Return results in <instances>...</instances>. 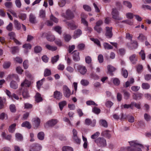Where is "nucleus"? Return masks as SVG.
Wrapping results in <instances>:
<instances>
[{"label":"nucleus","mask_w":151,"mask_h":151,"mask_svg":"<svg viewBox=\"0 0 151 151\" xmlns=\"http://www.w3.org/2000/svg\"><path fill=\"white\" fill-rule=\"evenodd\" d=\"M130 147H129V150L132 151H142L141 149L143 148L142 145L135 143V142H129Z\"/></svg>","instance_id":"f257e3e1"},{"label":"nucleus","mask_w":151,"mask_h":151,"mask_svg":"<svg viewBox=\"0 0 151 151\" xmlns=\"http://www.w3.org/2000/svg\"><path fill=\"white\" fill-rule=\"evenodd\" d=\"M42 148V145L38 143H35L31 145L29 147V151H40Z\"/></svg>","instance_id":"f03ea898"},{"label":"nucleus","mask_w":151,"mask_h":151,"mask_svg":"<svg viewBox=\"0 0 151 151\" xmlns=\"http://www.w3.org/2000/svg\"><path fill=\"white\" fill-rule=\"evenodd\" d=\"M112 27H106V31L105 34L106 36L108 38H111L113 36L112 32Z\"/></svg>","instance_id":"7ed1b4c3"},{"label":"nucleus","mask_w":151,"mask_h":151,"mask_svg":"<svg viewBox=\"0 0 151 151\" xmlns=\"http://www.w3.org/2000/svg\"><path fill=\"white\" fill-rule=\"evenodd\" d=\"M111 14L112 18L115 19L120 20L122 19V17L119 16L118 12L115 9H112Z\"/></svg>","instance_id":"20e7f679"},{"label":"nucleus","mask_w":151,"mask_h":151,"mask_svg":"<svg viewBox=\"0 0 151 151\" xmlns=\"http://www.w3.org/2000/svg\"><path fill=\"white\" fill-rule=\"evenodd\" d=\"M63 90L65 97H69L71 95V91L66 86H64L63 87Z\"/></svg>","instance_id":"39448f33"},{"label":"nucleus","mask_w":151,"mask_h":151,"mask_svg":"<svg viewBox=\"0 0 151 151\" xmlns=\"http://www.w3.org/2000/svg\"><path fill=\"white\" fill-rule=\"evenodd\" d=\"M127 46L131 49H134L136 48L138 46L137 42L135 40H132L130 43H128L127 44Z\"/></svg>","instance_id":"423d86ee"},{"label":"nucleus","mask_w":151,"mask_h":151,"mask_svg":"<svg viewBox=\"0 0 151 151\" xmlns=\"http://www.w3.org/2000/svg\"><path fill=\"white\" fill-rule=\"evenodd\" d=\"M78 69L79 72L82 75H85L87 71L86 67L82 65H78Z\"/></svg>","instance_id":"0eeeda50"},{"label":"nucleus","mask_w":151,"mask_h":151,"mask_svg":"<svg viewBox=\"0 0 151 151\" xmlns=\"http://www.w3.org/2000/svg\"><path fill=\"white\" fill-rule=\"evenodd\" d=\"M66 24L68 26V28L73 30L77 28L78 26L73 21L71 22H67Z\"/></svg>","instance_id":"6e6552de"},{"label":"nucleus","mask_w":151,"mask_h":151,"mask_svg":"<svg viewBox=\"0 0 151 151\" xmlns=\"http://www.w3.org/2000/svg\"><path fill=\"white\" fill-rule=\"evenodd\" d=\"M73 13L70 10H67L66 12V15L65 17L68 19H71L74 17Z\"/></svg>","instance_id":"1a4fd4ad"},{"label":"nucleus","mask_w":151,"mask_h":151,"mask_svg":"<svg viewBox=\"0 0 151 151\" xmlns=\"http://www.w3.org/2000/svg\"><path fill=\"white\" fill-rule=\"evenodd\" d=\"M96 124V121L95 120H93L92 121L89 119H86L85 120V124L87 125H91L92 127H94L95 126Z\"/></svg>","instance_id":"9d476101"},{"label":"nucleus","mask_w":151,"mask_h":151,"mask_svg":"<svg viewBox=\"0 0 151 151\" xmlns=\"http://www.w3.org/2000/svg\"><path fill=\"white\" fill-rule=\"evenodd\" d=\"M73 59L75 61H78L80 60L79 56V52L76 50L74 51L73 52Z\"/></svg>","instance_id":"9b49d317"},{"label":"nucleus","mask_w":151,"mask_h":151,"mask_svg":"<svg viewBox=\"0 0 151 151\" xmlns=\"http://www.w3.org/2000/svg\"><path fill=\"white\" fill-rule=\"evenodd\" d=\"M62 94L60 92L56 91L54 92V98L57 100H60L61 99Z\"/></svg>","instance_id":"f8f14e48"},{"label":"nucleus","mask_w":151,"mask_h":151,"mask_svg":"<svg viewBox=\"0 0 151 151\" xmlns=\"http://www.w3.org/2000/svg\"><path fill=\"white\" fill-rule=\"evenodd\" d=\"M129 59L132 64H135L137 60V57L136 54H133L129 56Z\"/></svg>","instance_id":"ddd939ff"},{"label":"nucleus","mask_w":151,"mask_h":151,"mask_svg":"<svg viewBox=\"0 0 151 151\" xmlns=\"http://www.w3.org/2000/svg\"><path fill=\"white\" fill-rule=\"evenodd\" d=\"M107 69L108 73L111 76L114 75L113 72L116 70V68L111 65H109L107 66Z\"/></svg>","instance_id":"4468645a"},{"label":"nucleus","mask_w":151,"mask_h":151,"mask_svg":"<svg viewBox=\"0 0 151 151\" xmlns=\"http://www.w3.org/2000/svg\"><path fill=\"white\" fill-rule=\"evenodd\" d=\"M82 34V32L81 29H78L74 31L73 37L74 38L76 39L79 37Z\"/></svg>","instance_id":"2eb2a0df"},{"label":"nucleus","mask_w":151,"mask_h":151,"mask_svg":"<svg viewBox=\"0 0 151 151\" xmlns=\"http://www.w3.org/2000/svg\"><path fill=\"white\" fill-rule=\"evenodd\" d=\"M29 21L32 24H35L36 22V18L35 15L31 13L29 17Z\"/></svg>","instance_id":"dca6fc26"},{"label":"nucleus","mask_w":151,"mask_h":151,"mask_svg":"<svg viewBox=\"0 0 151 151\" xmlns=\"http://www.w3.org/2000/svg\"><path fill=\"white\" fill-rule=\"evenodd\" d=\"M73 138L75 142H80V139L78 138L77 136V132L75 129H73Z\"/></svg>","instance_id":"f3484780"},{"label":"nucleus","mask_w":151,"mask_h":151,"mask_svg":"<svg viewBox=\"0 0 151 151\" xmlns=\"http://www.w3.org/2000/svg\"><path fill=\"white\" fill-rule=\"evenodd\" d=\"M58 122V121L56 119H52L48 121L47 124L49 126H52L56 124Z\"/></svg>","instance_id":"a211bd4d"},{"label":"nucleus","mask_w":151,"mask_h":151,"mask_svg":"<svg viewBox=\"0 0 151 151\" xmlns=\"http://www.w3.org/2000/svg\"><path fill=\"white\" fill-rule=\"evenodd\" d=\"M2 137L8 141H10L12 138V136L11 135H6V133L4 132H3L1 134Z\"/></svg>","instance_id":"6ab92c4d"},{"label":"nucleus","mask_w":151,"mask_h":151,"mask_svg":"<svg viewBox=\"0 0 151 151\" xmlns=\"http://www.w3.org/2000/svg\"><path fill=\"white\" fill-rule=\"evenodd\" d=\"M35 97V101L37 103L41 101L42 100V99L41 96V94L38 93H36Z\"/></svg>","instance_id":"aec40b11"},{"label":"nucleus","mask_w":151,"mask_h":151,"mask_svg":"<svg viewBox=\"0 0 151 151\" xmlns=\"http://www.w3.org/2000/svg\"><path fill=\"white\" fill-rule=\"evenodd\" d=\"M14 22L16 29L17 30H19L21 28L20 23L18 20L16 19H14Z\"/></svg>","instance_id":"412c9836"},{"label":"nucleus","mask_w":151,"mask_h":151,"mask_svg":"<svg viewBox=\"0 0 151 151\" xmlns=\"http://www.w3.org/2000/svg\"><path fill=\"white\" fill-rule=\"evenodd\" d=\"M31 84V82L30 81L25 79L24 81L21 83V87H23L24 86L25 87H29Z\"/></svg>","instance_id":"4be33fe9"},{"label":"nucleus","mask_w":151,"mask_h":151,"mask_svg":"<svg viewBox=\"0 0 151 151\" xmlns=\"http://www.w3.org/2000/svg\"><path fill=\"white\" fill-rule=\"evenodd\" d=\"M142 94L141 93H134L133 95V98L135 100L140 99L141 98Z\"/></svg>","instance_id":"5701e85b"},{"label":"nucleus","mask_w":151,"mask_h":151,"mask_svg":"<svg viewBox=\"0 0 151 151\" xmlns=\"http://www.w3.org/2000/svg\"><path fill=\"white\" fill-rule=\"evenodd\" d=\"M10 87L14 89H16L18 88V84L15 81H12L10 83Z\"/></svg>","instance_id":"b1692460"},{"label":"nucleus","mask_w":151,"mask_h":151,"mask_svg":"<svg viewBox=\"0 0 151 151\" xmlns=\"http://www.w3.org/2000/svg\"><path fill=\"white\" fill-rule=\"evenodd\" d=\"M47 40L50 42H52L54 41L55 39V36L53 35L50 34H47L46 36Z\"/></svg>","instance_id":"393cba45"},{"label":"nucleus","mask_w":151,"mask_h":151,"mask_svg":"<svg viewBox=\"0 0 151 151\" xmlns=\"http://www.w3.org/2000/svg\"><path fill=\"white\" fill-rule=\"evenodd\" d=\"M33 120L35 123V125L37 128L40 125V119L39 118L36 117L33 118Z\"/></svg>","instance_id":"a878e982"},{"label":"nucleus","mask_w":151,"mask_h":151,"mask_svg":"<svg viewBox=\"0 0 151 151\" xmlns=\"http://www.w3.org/2000/svg\"><path fill=\"white\" fill-rule=\"evenodd\" d=\"M45 47L48 50L52 51L56 50L57 48L56 47L52 46L48 44H46L45 45Z\"/></svg>","instance_id":"bb28decb"},{"label":"nucleus","mask_w":151,"mask_h":151,"mask_svg":"<svg viewBox=\"0 0 151 151\" xmlns=\"http://www.w3.org/2000/svg\"><path fill=\"white\" fill-rule=\"evenodd\" d=\"M16 125V124L14 123L10 126L8 129L9 132H10L13 133L15 130Z\"/></svg>","instance_id":"cd10ccee"},{"label":"nucleus","mask_w":151,"mask_h":151,"mask_svg":"<svg viewBox=\"0 0 151 151\" xmlns=\"http://www.w3.org/2000/svg\"><path fill=\"white\" fill-rule=\"evenodd\" d=\"M99 123L101 125L105 128H107L108 127L107 122L105 120L101 119L100 120Z\"/></svg>","instance_id":"c85d7f7f"},{"label":"nucleus","mask_w":151,"mask_h":151,"mask_svg":"<svg viewBox=\"0 0 151 151\" xmlns=\"http://www.w3.org/2000/svg\"><path fill=\"white\" fill-rule=\"evenodd\" d=\"M19 18L22 21H24L27 18V14L25 13H20L18 15Z\"/></svg>","instance_id":"c756f323"},{"label":"nucleus","mask_w":151,"mask_h":151,"mask_svg":"<svg viewBox=\"0 0 151 151\" xmlns=\"http://www.w3.org/2000/svg\"><path fill=\"white\" fill-rule=\"evenodd\" d=\"M67 104V102L65 101H63L59 103V106L61 111H62L63 107Z\"/></svg>","instance_id":"7c9ffc66"},{"label":"nucleus","mask_w":151,"mask_h":151,"mask_svg":"<svg viewBox=\"0 0 151 151\" xmlns=\"http://www.w3.org/2000/svg\"><path fill=\"white\" fill-rule=\"evenodd\" d=\"M21 125L22 127H26L29 129H30L31 127V124L28 121H25L23 122Z\"/></svg>","instance_id":"2f4dec72"},{"label":"nucleus","mask_w":151,"mask_h":151,"mask_svg":"<svg viewBox=\"0 0 151 151\" xmlns=\"http://www.w3.org/2000/svg\"><path fill=\"white\" fill-rule=\"evenodd\" d=\"M142 87L144 89H148L150 87V85L147 83H143L142 84Z\"/></svg>","instance_id":"473e14b6"},{"label":"nucleus","mask_w":151,"mask_h":151,"mask_svg":"<svg viewBox=\"0 0 151 151\" xmlns=\"http://www.w3.org/2000/svg\"><path fill=\"white\" fill-rule=\"evenodd\" d=\"M44 133L43 132H41L37 134V137L40 140H43L44 138Z\"/></svg>","instance_id":"72a5a7b5"},{"label":"nucleus","mask_w":151,"mask_h":151,"mask_svg":"<svg viewBox=\"0 0 151 151\" xmlns=\"http://www.w3.org/2000/svg\"><path fill=\"white\" fill-rule=\"evenodd\" d=\"M51 74V73L50 70L46 68L45 69L44 72V76L47 77L50 76Z\"/></svg>","instance_id":"f704fd0d"},{"label":"nucleus","mask_w":151,"mask_h":151,"mask_svg":"<svg viewBox=\"0 0 151 151\" xmlns=\"http://www.w3.org/2000/svg\"><path fill=\"white\" fill-rule=\"evenodd\" d=\"M59 56L58 55L54 56L51 58V62L52 64L56 63L59 60Z\"/></svg>","instance_id":"c9c22d12"},{"label":"nucleus","mask_w":151,"mask_h":151,"mask_svg":"<svg viewBox=\"0 0 151 151\" xmlns=\"http://www.w3.org/2000/svg\"><path fill=\"white\" fill-rule=\"evenodd\" d=\"M123 92L124 98L126 99H128L130 97V94L128 92L125 90H123Z\"/></svg>","instance_id":"e433bc0d"},{"label":"nucleus","mask_w":151,"mask_h":151,"mask_svg":"<svg viewBox=\"0 0 151 151\" xmlns=\"http://www.w3.org/2000/svg\"><path fill=\"white\" fill-rule=\"evenodd\" d=\"M103 46L105 49H111L113 48L112 46L110 45L107 43H104L103 44Z\"/></svg>","instance_id":"4c0bfd02"},{"label":"nucleus","mask_w":151,"mask_h":151,"mask_svg":"<svg viewBox=\"0 0 151 151\" xmlns=\"http://www.w3.org/2000/svg\"><path fill=\"white\" fill-rule=\"evenodd\" d=\"M62 151H73V149L69 146H65L63 147Z\"/></svg>","instance_id":"58836bf2"},{"label":"nucleus","mask_w":151,"mask_h":151,"mask_svg":"<svg viewBox=\"0 0 151 151\" xmlns=\"http://www.w3.org/2000/svg\"><path fill=\"white\" fill-rule=\"evenodd\" d=\"M81 84L84 86H88L89 84V81L87 80L82 79L81 81Z\"/></svg>","instance_id":"ea45409f"},{"label":"nucleus","mask_w":151,"mask_h":151,"mask_svg":"<svg viewBox=\"0 0 151 151\" xmlns=\"http://www.w3.org/2000/svg\"><path fill=\"white\" fill-rule=\"evenodd\" d=\"M131 105L132 107V109H133L134 106L138 109H140L141 108L140 104L139 103L137 104L135 102H132Z\"/></svg>","instance_id":"a19ab883"},{"label":"nucleus","mask_w":151,"mask_h":151,"mask_svg":"<svg viewBox=\"0 0 151 151\" xmlns=\"http://www.w3.org/2000/svg\"><path fill=\"white\" fill-rule=\"evenodd\" d=\"M83 13H82L81 14V22L86 27H88V24L87 22L85 20V19L82 17L83 15Z\"/></svg>","instance_id":"79ce46f5"},{"label":"nucleus","mask_w":151,"mask_h":151,"mask_svg":"<svg viewBox=\"0 0 151 151\" xmlns=\"http://www.w3.org/2000/svg\"><path fill=\"white\" fill-rule=\"evenodd\" d=\"M139 54L141 56L142 60H145V51L143 50H142L139 52Z\"/></svg>","instance_id":"37998d69"},{"label":"nucleus","mask_w":151,"mask_h":151,"mask_svg":"<svg viewBox=\"0 0 151 151\" xmlns=\"http://www.w3.org/2000/svg\"><path fill=\"white\" fill-rule=\"evenodd\" d=\"M5 99L0 97V109H2L4 106V103L5 101Z\"/></svg>","instance_id":"c03bdc74"},{"label":"nucleus","mask_w":151,"mask_h":151,"mask_svg":"<svg viewBox=\"0 0 151 151\" xmlns=\"http://www.w3.org/2000/svg\"><path fill=\"white\" fill-rule=\"evenodd\" d=\"M85 62L86 63L90 64L92 62V59L91 57L89 56L85 57Z\"/></svg>","instance_id":"a18cd8bd"},{"label":"nucleus","mask_w":151,"mask_h":151,"mask_svg":"<svg viewBox=\"0 0 151 151\" xmlns=\"http://www.w3.org/2000/svg\"><path fill=\"white\" fill-rule=\"evenodd\" d=\"M15 137L16 139L19 141H22L23 139L22 135L19 133H16L15 134Z\"/></svg>","instance_id":"49530a36"},{"label":"nucleus","mask_w":151,"mask_h":151,"mask_svg":"<svg viewBox=\"0 0 151 151\" xmlns=\"http://www.w3.org/2000/svg\"><path fill=\"white\" fill-rule=\"evenodd\" d=\"M40 17L44 18L45 17V12L44 10L42 9L40 12Z\"/></svg>","instance_id":"de8ad7c7"},{"label":"nucleus","mask_w":151,"mask_h":151,"mask_svg":"<svg viewBox=\"0 0 151 151\" xmlns=\"http://www.w3.org/2000/svg\"><path fill=\"white\" fill-rule=\"evenodd\" d=\"M94 29L99 33H100L102 31V29L101 27L95 26Z\"/></svg>","instance_id":"09e8293b"},{"label":"nucleus","mask_w":151,"mask_h":151,"mask_svg":"<svg viewBox=\"0 0 151 151\" xmlns=\"http://www.w3.org/2000/svg\"><path fill=\"white\" fill-rule=\"evenodd\" d=\"M143 67L142 65H139L137 67V70L139 73H140L143 70Z\"/></svg>","instance_id":"8fccbe9b"},{"label":"nucleus","mask_w":151,"mask_h":151,"mask_svg":"<svg viewBox=\"0 0 151 151\" xmlns=\"http://www.w3.org/2000/svg\"><path fill=\"white\" fill-rule=\"evenodd\" d=\"M34 50L35 53H38L42 51V48L40 46H36L35 47Z\"/></svg>","instance_id":"3c124183"},{"label":"nucleus","mask_w":151,"mask_h":151,"mask_svg":"<svg viewBox=\"0 0 151 151\" xmlns=\"http://www.w3.org/2000/svg\"><path fill=\"white\" fill-rule=\"evenodd\" d=\"M4 5L7 8H11L12 7L13 4L12 2H6L4 3Z\"/></svg>","instance_id":"603ef678"},{"label":"nucleus","mask_w":151,"mask_h":151,"mask_svg":"<svg viewBox=\"0 0 151 151\" xmlns=\"http://www.w3.org/2000/svg\"><path fill=\"white\" fill-rule=\"evenodd\" d=\"M124 4L129 8L132 7V5L131 3L127 1H124L123 2Z\"/></svg>","instance_id":"864d4df0"},{"label":"nucleus","mask_w":151,"mask_h":151,"mask_svg":"<svg viewBox=\"0 0 151 151\" xmlns=\"http://www.w3.org/2000/svg\"><path fill=\"white\" fill-rule=\"evenodd\" d=\"M6 29L9 31H11L12 30L13 27L12 24L10 22L9 24L6 26Z\"/></svg>","instance_id":"5fc2aeb1"},{"label":"nucleus","mask_w":151,"mask_h":151,"mask_svg":"<svg viewBox=\"0 0 151 151\" xmlns=\"http://www.w3.org/2000/svg\"><path fill=\"white\" fill-rule=\"evenodd\" d=\"M64 38L65 41L68 42L71 40V37L69 35L65 34L64 37Z\"/></svg>","instance_id":"6e6d98bb"},{"label":"nucleus","mask_w":151,"mask_h":151,"mask_svg":"<svg viewBox=\"0 0 151 151\" xmlns=\"http://www.w3.org/2000/svg\"><path fill=\"white\" fill-rule=\"evenodd\" d=\"M122 73L125 78H127L128 75L127 71L126 70L124 69V68L122 69Z\"/></svg>","instance_id":"4d7b16f0"},{"label":"nucleus","mask_w":151,"mask_h":151,"mask_svg":"<svg viewBox=\"0 0 151 151\" xmlns=\"http://www.w3.org/2000/svg\"><path fill=\"white\" fill-rule=\"evenodd\" d=\"M113 83L116 86H118L120 83V81L119 79L115 78L113 80Z\"/></svg>","instance_id":"13d9d810"},{"label":"nucleus","mask_w":151,"mask_h":151,"mask_svg":"<svg viewBox=\"0 0 151 151\" xmlns=\"http://www.w3.org/2000/svg\"><path fill=\"white\" fill-rule=\"evenodd\" d=\"M8 119V116L6 114L4 113H2L0 115V119L1 120L4 119Z\"/></svg>","instance_id":"bf43d9fd"},{"label":"nucleus","mask_w":151,"mask_h":151,"mask_svg":"<svg viewBox=\"0 0 151 151\" xmlns=\"http://www.w3.org/2000/svg\"><path fill=\"white\" fill-rule=\"evenodd\" d=\"M15 4L16 6L18 8H20L22 6V3L20 0H16Z\"/></svg>","instance_id":"052dcab7"},{"label":"nucleus","mask_w":151,"mask_h":151,"mask_svg":"<svg viewBox=\"0 0 151 151\" xmlns=\"http://www.w3.org/2000/svg\"><path fill=\"white\" fill-rule=\"evenodd\" d=\"M12 50V52L13 54H15L18 50V47L17 46H14L11 47Z\"/></svg>","instance_id":"680f3d73"},{"label":"nucleus","mask_w":151,"mask_h":151,"mask_svg":"<svg viewBox=\"0 0 151 151\" xmlns=\"http://www.w3.org/2000/svg\"><path fill=\"white\" fill-rule=\"evenodd\" d=\"M100 109L96 107H94L92 109V111L95 113L98 114L100 112Z\"/></svg>","instance_id":"e2e57ef3"},{"label":"nucleus","mask_w":151,"mask_h":151,"mask_svg":"<svg viewBox=\"0 0 151 151\" xmlns=\"http://www.w3.org/2000/svg\"><path fill=\"white\" fill-rule=\"evenodd\" d=\"M54 30L58 32L59 34H61L62 33V31L61 30V28L59 26H57L55 27L54 28Z\"/></svg>","instance_id":"0e129e2a"},{"label":"nucleus","mask_w":151,"mask_h":151,"mask_svg":"<svg viewBox=\"0 0 151 151\" xmlns=\"http://www.w3.org/2000/svg\"><path fill=\"white\" fill-rule=\"evenodd\" d=\"M86 104L88 105H95L97 106L98 105L92 101H86Z\"/></svg>","instance_id":"69168bd1"},{"label":"nucleus","mask_w":151,"mask_h":151,"mask_svg":"<svg viewBox=\"0 0 151 151\" xmlns=\"http://www.w3.org/2000/svg\"><path fill=\"white\" fill-rule=\"evenodd\" d=\"M9 36L10 37V39L12 40H14L15 39V35L13 32H11L8 34Z\"/></svg>","instance_id":"338daca9"},{"label":"nucleus","mask_w":151,"mask_h":151,"mask_svg":"<svg viewBox=\"0 0 151 151\" xmlns=\"http://www.w3.org/2000/svg\"><path fill=\"white\" fill-rule=\"evenodd\" d=\"M113 105V103L111 101H108L105 103V105L107 107L110 108Z\"/></svg>","instance_id":"774afa93"}]
</instances>
